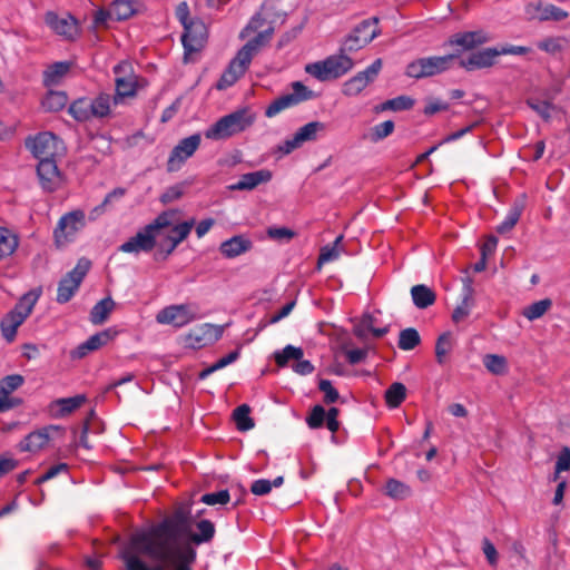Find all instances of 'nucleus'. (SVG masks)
I'll return each instance as SVG.
<instances>
[{"instance_id": "12", "label": "nucleus", "mask_w": 570, "mask_h": 570, "mask_svg": "<svg viewBox=\"0 0 570 570\" xmlns=\"http://www.w3.org/2000/svg\"><path fill=\"white\" fill-rule=\"evenodd\" d=\"M312 98H314V92L311 89L301 81H294L292 83V92L284 94L273 100L265 109V116L273 118L283 110L295 107Z\"/></svg>"}, {"instance_id": "32", "label": "nucleus", "mask_w": 570, "mask_h": 570, "mask_svg": "<svg viewBox=\"0 0 570 570\" xmlns=\"http://www.w3.org/2000/svg\"><path fill=\"white\" fill-rule=\"evenodd\" d=\"M18 246V235L11 229L0 226V261L11 256Z\"/></svg>"}, {"instance_id": "42", "label": "nucleus", "mask_w": 570, "mask_h": 570, "mask_svg": "<svg viewBox=\"0 0 570 570\" xmlns=\"http://www.w3.org/2000/svg\"><path fill=\"white\" fill-rule=\"evenodd\" d=\"M405 385L400 382H395L385 391L386 405L390 409H395L401 405V403L405 400Z\"/></svg>"}, {"instance_id": "11", "label": "nucleus", "mask_w": 570, "mask_h": 570, "mask_svg": "<svg viewBox=\"0 0 570 570\" xmlns=\"http://www.w3.org/2000/svg\"><path fill=\"white\" fill-rule=\"evenodd\" d=\"M86 226V214L82 209L69 212L60 217L53 230L55 242L63 246L76 238Z\"/></svg>"}, {"instance_id": "48", "label": "nucleus", "mask_w": 570, "mask_h": 570, "mask_svg": "<svg viewBox=\"0 0 570 570\" xmlns=\"http://www.w3.org/2000/svg\"><path fill=\"white\" fill-rule=\"evenodd\" d=\"M24 382V379L20 374H11L4 376L0 381V397L10 399L9 395L19 389Z\"/></svg>"}, {"instance_id": "22", "label": "nucleus", "mask_w": 570, "mask_h": 570, "mask_svg": "<svg viewBox=\"0 0 570 570\" xmlns=\"http://www.w3.org/2000/svg\"><path fill=\"white\" fill-rule=\"evenodd\" d=\"M58 425H48L29 433L21 442L20 450L37 452L45 449L56 434H62Z\"/></svg>"}, {"instance_id": "38", "label": "nucleus", "mask_w": 570, "mask_h": 570, "mask_svg": "<svg viewBox=\"0 0 570 570\" xmlns=\"http://www.w3.org/2000/svg\"><path fill=\"white\" fill-rule=\"evenodd\" d=\"M110 19L121 21L135 13L134 2L130 0H115L110 6Z\"/></svg>"}, {"instance_id": "63", "label": "nucleus", "mask_w": 570, "mask_h": 570, "mask_svg": "<svg viewBox=\"0 0 570 570\" xmlns=\"http://www.w3.org/2000/svg\"><path fill=\"white\" fill-rule=\"evenodd\" d=\"M250 491L255 495H266L272 491V482L267 479H258L252 483Z\"/></svg>"}, {"instance_id": "18", "label": "nucleus", "mask_w": 570, "mask_h": 570, "mask_svg": "<svg viewBox=\"0 0 570 570\" xmlns=\"http://www.w3.org/2000/svg\"><path fill=\"white\" fill-rule=\"evenodd\" d=\"M382 69V60L375 59L365 70L357 72L343 85V94L348 97L357 96L375 80Z\"/></svg>"}, {"instance_id": "1", "label": "nucleus", "mask_w": 570, "mask_h": 570, "mask_svg": "<svg viewBox=\"0 0 570 570\" xmlns=\"http://www.w3.org/2000/svg\"><path fill=\"white\" fill-rule=\"evenodd\" d=\"M188 531V513L183 510L149 529L136 531L120 551L126 570H193L196 550L190 544H178V539Z\"/></svg>"}, {"instance_id": "10", "label": "nucleus", "mask_w": 570, "mask_h": 570, "mask_svg": "<svg viewBox=\"0 0 570 570\" xmlns=\"http://www.w3.org/2000/svg\"><path fill=\"white\" fill-rule=\"evenodd\" d=\"M90 267L91 262L88 258L81 257L76 266L61 278L58 284L56 298L59 304H66L73 297Z\"/></svg>"}, {"instance_id": "17", "label": "nucleus", "mask_w": 570, "mask_h": 570, "mask_svg": "<svg viewBox=\"0 0 570 570\" xmlns=\"http://www.w3.org/2000/svg\"><path fill=\"white\" fill-rule=\"evenodd\" d=\"M224 333V327L210 323H204L190 330L185 336V345L193 350L202 348L217 342Z\"/></svg>"}, {"instance_id": "30", "label": "nucleus", "mask_w": 570, "mask_h": 570, "mask_svg": "<svg viewBox=\"0 0 570 570\" xmlns=\"http://www.w3.org/2000/svg\"><path fill=\"white\" fill-rule=\"evenodd\" d=\"M216 533V528L214 522L207 519H203L196 522V532L189 533L188 537L193 544L200 546L204 543H209Z\"/></svg>"}, {"instance_id": "57", "label": "nucleus", "mask_w": 570, "mask_h": 570, "mask_svg": "<svg viewBox=\"0 0 570 570\" xmlns=\"http://www.w3.org/2000/svg\"><path fill=\"white\" fill-rule=\"evenodd\" d=\"M394 130V122L392 120H386V121H383L379 125H376L373 129H372V136H371V139L372 141H380L384 138H386L387 136H390Z\"/></svg>"}, {"instance_id": "41", "label": "nucleus", "mask_w": 570, "mask_h": 570, "mask_svg": "<svg viewBox=\"0 0 570 570\" xmlns=\"http://www.w3.org/2000/svg\"><path fill=\"white\" fill-rule=\"evenodd\" d=\"M551 306L552 301L550 298H543L524 307L522 315L532 322L542 317L551 308Z\"/></svg>"}, {"instance_id": "36", "label": "nucleus", "mask_w": 570, "mask_h": 570, "mask_svg": "<svg viewBox=\"0 0 570 570\" xmlns=\"http://www.w3.org/2000/svg\"><path fill=\"white\" fill-rule=\"evenodd\" d=\"M473 299H472V287L466 284L463 288V297L461 303L454 308L452 313V321L454 323H460L464 318L470 315L472 308Z\"/></svg>"}, {"instance_id": "53", "label": "nucleus", "mask_w": 570, "mask_h": 570, "mask_svg": "<svg viewBox=\"0 0 570 570\" xmlns=\"http://www.w3.org/2000/svg\"><path fill=\"white\" fill-rule=\"evenodd\" d=\"M230 500L228 490H219L217 492L205 493L200 498V502L207 505L227 504Z\"/></svg>"}, {"instance_id": "7", "label": "nucleus", "mask_w": 570, "mask_h": 570, "mask_svg": "<svg viewBox=\"0 0 570 570\" xmlns=\"http://www.w3.org/2000/svg\"><path fill=\"white\" fill-rule=\"evenodd\" d=\"M458 53L431 56L415 59L407 63L405 73L410 78L422 79L441 75L453 67Z\"/></svg>"}, {"instance_id": "55", "label": "nucleus", "mask_w": 570, "mask_h": 570, "mask_svg": "<svg viewBox=\"0 0 570 570\" xmlns=\"http://www.w3.org/2000/svg\"><path fill=\"white\" fill-rule=\"evenodd\" d=\"M570 470V449L563 448L557 456L553 481H557L561 472Z\"/></svg>"}, {"instance_id": "61", "label": "nucleus", "mask_w": 570, "mask_h": 570, "mask_svg": "<svg viewBox=\"0 0 570 570\" xmlns=\"http://www.w3.org/2000/svg\"><path fill=\"white\" fill-rule=\"evenodd\" d=\"M68 470V465L66 463H58L56 465H52L50 466L46 473H43L42 475H40L36 481L35 483L37 485H40L51 479H53L55 476H57L59 473L61 472H66Z\"/></svg>"}, {"instance_id": "33", "label": "nucleus", "mask_w": 570, "mask_h": 570, "mask_svg": "<svg viewBox=\"0 0 570 570\" xmlns=\"http://www.w3.org/2000/svg\"><path fill=\"white\" fill-rule=\"evenodd\" d=\"M411 296L413 304L420 309L431 306L436 298L434 292L423 284L414 285L411 288Z\"/></svg>"}, {"instance_id": "29", "label": "nucleus", "mask_w": 570, "mask_h": 570, "mask_svg": "<svg viewBox=\"0 0 570 570\" xmlns=\"http://www.w3.org/2000/svg\"><path fill=\"white\" fill-rule=\"evenodd\" d=\"M524 210V196L515 199L509 208L504 219L497 226L499 234H507L513 229Z\"/></svg>"}, {"instance_id": "5", "label": "nucleus", "mask_w": 570, "mask_h": 570, "mask_svg": "<svg viewBox=\"0 0 570 570\" xmlns=\"http://www.w3.org/2000/svg\"><path fill=\"white\" fill-rule=\"evenodd\" d=\"M354 66L353 60L340 49V53L332 55L324 60L307 63L305 72L318 81H328L341 78Z\"/></svg>"}, {"instance_id": "39", "label": "nucleus", "mask_w": 570, "mask_h": 570, "mask_svg": "<svg viewBox=\"0 0 570 570\" xmlns=\"http://www.w3.org/2000/svg\"><path fill=\"white\" fill-rule=\"evenodd\" d=\"M304 352L302 347H296L288 344L283 350L275 351L274 360L277 366L285 367L287 366L288 361H299V358H302Z\"/></svg>"}, {"instance_id": "26", "label": "nucleus", "mask_w": 570, "mask_h": 570, "mask_svg": "<svg viewBox=\"0 0 570 570\" xmlns=\"http://www.w3.org/2000/svg\"><path fill=\"white\" fill-rule=\"evenodd\" d=\"M85 402L86 396L83 394L57 399L49 404V412L53 417H65L79 409Z\"/></svg>"}, {"instance_id": "15", "label": "nucleus", "mask_w": 570, "mask_h": 570, "mask_svg": "<svg viewBox=\"0 0 570 570\" xmlns=\"http://www.w3.org/2000/svg\"><path fill=\"white\" fill-rule=\"evenodd\" d=\"M200 142V134H194L179 140L168 157L167 171L174 173L179 170L185 161L196 153Z\"/></svg>"}, {"instance_id": "25", "label": "nucleus", "mask_w": 570, "mask_h": 570, "mask_svg": "<svg viewBox=\"0 0 570 570\" xmlns=\"http://www.w3.org/2000/svg\"><path fill=\"white\" fill-rule=\"evenodd\" d=\"M272 178L273 174L269 169H259L242 175L238 181L229 185L227 188L232 191H250L262 184L269 183Z\"/></svg>"}, {"instance_id": "27", "label": "nucleus", "mask_w": 570, "mask_h": 570, "mask_svg": "<svg viewBox=\"0 0 570 570\" xmlns=\"http://www.w3.org/2000/svg\"><path fill=\"white\" fill-rule=\"evenodd\" d=\"M489 40L487 33L482 30L458 32L449 39L450 46H459L463 50H472L475 47L485 43Z\"/></svg>"}, {"instance_id": "13", "label": "nucleus", "mask_w": 570, "mask_h": 570, "mask_svg": "<svg viewBox=\"0 0 570 570\" xmlns=\"http://www.w3.org/2000/svg\"><path fill=\"white\" fill-rule=\"evenodd\" d=\"M379 19L376 17L363 20L353 31L345 38L342 45V51H357L368 45L380 35L377 27Z\"/></svg>"}, {"instance_id": "34", "label": "nucleus", "mask_w": 570, "mask_h": 570, "mask_svg": "<svg viewBox=\"0 0 570 570\" xmlns=\"http://www.w3.org/2000/svg\"><path fill=\"white\" fill-rule=\"evenodd\" d=\"M71 117L77 121H89L91 117L90 98L81 97L72 101L68 108Z\"/></svg>"}, {"instance_id": "4", "label": "nucleus", "mask_w": 570, "mask_h": 570, "mask_svg": "<svg viewBox=\"0 0 570 570\" xmlns=\"http://www.w3.org/2000/svg\"><path fill=\"white\" fill-rule=\"evenodd\" d=\"M171 216L170 212H163L151 223L141 227L132 237L122 243L119 250L135 255L141 252H151L156 247L158 230L171 226Z\"/></svg>"}, {"instance_id": "28", "label": "nucleus", "mask_w": 570, "mask_h": 570, "mask_svg": "<svg viewBox=\"0 0 570 570\" xmlns=\"http://www.w3.org/2000/svg\"><path fill=\"white\" fill-rule=\"evenodd\" d=\"M253 246V243L249 238L243 235H236L230 237L229 239L224 240L219 250L222 255L226 258H235L246 252H248Z\"/></svg>"}, {"instance_id": "20", "label": "nucleus", "mask_w": 570, "mask_h": 570, "mask_svg": "<svg viewBox=\"0 0 570 570\" xmlns=\"http://www.w3.org/2000/svg\"><path fill=\"white\" fill-rule=\"evenodd\" d=\"M59 142V139L52 132L43 131L35 137H29L26 140V147L40 160L53 158L58 151Z\"/></svg>"}, {"instance_id": "19", "label": "nucleus", "mask_w": 570, "mask_h": 570, "mask_svg": "<svg viewBox=\"0 0 570 570\" xmlns=\"http://www.w3.org/2000/svg\"><path fill=\"white\" fill-rule=\"evenodd\" d=\"M185 31L181 36V42L184 46L185 61H188V57L200 51L207 39V29L202 21H190L189 24L184 27Z\"/></svg>"}, {"instance_id": "6", "label": "nucleus", "mask_w": 570, "mask_h": 570, "mask_svg": "<svg viewBox=\"0 0 570 570\" xmlns=\"http://www.w3.org/2000/svg\"><path fill=\"white\" fill-rule=\"evenodd\" d=\"M38 298L39 294L32 291L23 294L14 307L2 317L0 330L7 342L11 343L16 338L19 326L31 314Z\"/></svg>"}, {"instance_id": "21", "label": "nucleus", "mask_w": 570, "mask_h": 570, "mask_svg": "<svg viewBox=\"0 0 570 570\" xmlns=\"http://www.w3.org/2000/svg\"><path fill=\"white\" fill-rule=\"evenodd\" d=\"M45 22L55 33L66 40H75L79 35L78 22L71 14L60 17L53 11H48Z\"/></svg>"}, {"instance_id": "52", "label": "nucleus", "mask_w": 570, "mask_h": 570, "mask_svg": "<svg viewBox=\"0 0 570 570\" xmlns=\"http://www.w3.org/2000/svg\"><path fill=\"white\" fill-rule=\"evenodd\" d=\"M342 238L343 236L340 235L338 237H336L332 246H325L321 249V254L317 259L318 265H323L338 258L340 250L337 249V245L340 244Z\"/></svg>"}, {"instance_id": "49", "label": "nucleus", "mask_w": 570, "mask_h": 570, "mask_svg": "<svg viewBox=\"0 0 570 570\" xmlns=\"http://www.w3.org/2000/svg\"><path fill=\"white\" fill-rule=\"evenodd\" d=\"M483 364L492 374L500 375L507 372V360L502 355L487 354Z\"/></svg>"}, {"instance_id": "59", "label": "nucleus", "mask_w": 570, "mask_h": 570, "mask_svg": "<svg viewBox=\"0 0 570 570\" xmlns=\"http://www.w3.org/2000/svg\"><path fill=\"white\" fill-rule=\"evenodd\" d=\"M482 551L489 564L492 567H497L499 561V554L494 544L488 538H483L482 540Z\"/></svg>"}, {"instance_id": "51", "label": "nucleus", "mask_w": 570, "mask_h": 570, "mask_svg": "<svg viewBox=\"0 0 570 570\" xmlns=\"http://www.w3.org/2000/svg\"><path fill=\"white\" fill-rule=\"evenodd\" d=\"M117 335V331L114 328H107L99 333H96L91 335L88 338V342L90 343L94 351L99 350L100 347L107 345L110 341H112Z\"/></svg>"}, {"instance_id": "43", "label": "nucleus", "mask_w": 570, "mask_h": 570, "mask_svg": "<svg viewBox=\"0 0 570 570\" xmlns=\"http://www.w3.org/2000/svg\"><path fill=\"white\" fill-rule=\"evenodd\" d=\"M250 407L247 404L237 406L233 412V419L239 431H249L254 428L255 423L249 416Z\"/></svg>"}, {"instance_id": "8", "label": "nucleus", "mask_w": 570, "mask_h": 570, "mask_svg": "<svg viewBox=\"0 0 570 570\" xmlns=\"http://www.w3.org/2000/svg\"><path fill=\"white\" fill-rule=\"evenodd\" d=\"M194 225L195 220L190 219L168 228H160L156 239V257L161 256L163 259H166L171 255L176 247L188 237Z\"/></svg>"}, {"instance_id": "45", "label": "nucleus", "mask_w": 570, "mask_h": 570, "mask_svg": "<svg viewBox=\"0 0 570 570\" xmlns=\"http://www.w3.org/2000/svg\"><path fill=\"white\" fill-rule=\"evenodd\" d=\"M68 102V97L62 91H50L43 99H42V107L47 111H59L65 108V106Z\"/></svg>"}, {"instance_id": "50", "label": "nucleus", "mask_w": 570, "mask_h": 570, "mask_svg": "<svg viewBox=\"0 0 570 570\" xmlns=\"http://www.w3.org/2000/svg\"><path fill=\"white\" fill-rule=\"evenodd\" d=\"M414 106V99L409 96H399L392 99L384 101L381 105V110H393V111H402L409 110Z\"/></svg>"}, {"instance_id": "16", "label": "nucleus", "mask_w": 570, "mask_h": 570, "mask_svg": "<svg viewBox=\"0 0 570 570\" xmlns=\"http://www.w3.org/2000/svg\"><path fill=\"white\" fill-rule=\"evenodd\" d=\"M130 66L126 62L118 63L114 67L115 79V95L112 96L114 106L122 104L125 98H132L137 94L138 85L137 77L130 72L129 75H122L126 68Z\"/></svg>"}, {"instance_id": "14", "label": "nucleus", "mask_w": 570, "mask_h": 570, "mask_svg": "<svg viewBox=\"0 0 570 570\" xmlns=\"http://www.w3.org/2000/svg\"><path fill=\"white\" fill-rule=\"evenodd\" d=\"M326 130V125L321 121H311L297 129L292 138L284 140L278 147V151L288 155L295 149L302 147L305 142L315 141L320 132Z\"/></svg>"}, {"instance_id": "46", "label": "nucleus", "mask_w": 570, "mask_h": 570, "mask_svg": "<svg viewBox=\"0 0 570 570\" xmlns=\"http://www.w3.org/2000/svg\"><path fill=\"white\" fill-rule=\"evenodd\" d=\"M420 343L421 337L415 328L409 327L400 332L397 345L401 350L411 351L415 348Z\"/></svg>"}, {"instance_id": "54", "label": "nucleus", "mask_w": 570, "mask_h": 570, "mask_svg": "<svg viewBox=\"0 0 570 570\" xmlns=\"http://www.w3.org/2000/svg\"><path fill=\"white\" fill-rule=\"evenodd\" d=\"M325 421V409L322 405H315L312 407L308 416L306 417V424L309 429H320L323 426Z\"/></svg>"}, {"instance_id": "24", "label": "nucleus", "mask_w": 570, "mask_h": 570, "mask_svg": "<svg viewBox=\"0 0 570 570\" xmlns=\"http://www.w3.org/2000/svg\"><path fill=\"white\" fill-rule=\"evenodd\" d=\"M499 56L497 48H487L471 53L469 57L460 59L459 65L466 71L489 68L494 65L495 58Z\"/></svg>"}, {"instance_id": "60", "label": "nucleus", "mask_w": 570, "mask_h": 570, "mask_svg": "<svg viewBox=\"0 0 570 570\" xmlns=\"http://www.w3.org/2000/svg\"><path fill=\"white\" fill-rule=\"evenodd\" d=\"M267 235L269 238L275 240H291L294 238L295 233L287 227H269L267 229Z\"/></svg>"}, {"instance_id": "44", "label": "nucleus", "mask_w": 570, "mask_h": 570, "mask_svg": "<svg viewBox=\"0 0 570 570\" xmlns=\"http://www.w3.org/2000/svg\"><path fill=\"white\" fill-rule=\"evenodd\" d=\"M70 67L71 63L67 61L55 62L45 71V82L47 85L58 83L68 73Z\"/></svg>"}, {"instance_id": "62", "label": "nucleus", "mask_w": 570, "mask_h": 570, "mask_svg": "<svg viewBox=\"0 0 570 570\" xmlns=\"http://www.w3.org/2000/svg\"><path fill=\"white\" fill-rule=\"evenodd\" d=\"M184 194V186L181 184H177L168 187L160 197V200L164 204H168L179 199Z\"/></svg>"}, {"instance_id": "35", "label": "nucleus", "mask_w": 570, "mask_h": 570, "mask_svg": "<svg viewBox=\"0 0 570 570\" xmlns=\"http://www.w3.org/2000/svg\"><path fill=\"white\" fill-rule=\"evenodd\" d=\"M115 307V302L111 297L100 299L90 311V322L92 324H102Z\"/></svg>"}, {"instance_id": "9", "label": "nucleus", "mask_w": 570, "mask_h": 570, "mask_svg": "<svg viewBox=\"0 0 570 570\" xmlns=\"http://www.w3.org/2000/svg\"><path fill=\"white\" fill-rule=\"evenodd\" d=\"M200 318L202 315L196 303L173 304L161 308L156 315L158 324L171 325L176 328L184 327Z\"/></svg>"}, {"instance_id": "58", "label": "nucleus", "mask_w": 570, "mask_h": 570, "mask_svg": "<svg viewBox=\"0 0 570 570\" xmlns=\"http://www.w3.org/2000/svg\"><path fill=\"white\" fill-rule=\"evenodd\" d=\"M318 389L324 393V402L327 404L335 403L340 397L337 390L333 386L330 380H321Z\"/></svg>"}, {"instance_id": "3", "label": "nucleus", "mask_w": 570, "mask_h": 570, "mask_svg": "<svg viewBox=\"0 0 570 570\" xmlns=\"http://www.w3.org/2000/svg\"><path fill=\"white\" fill-rule=\"evenodd\" d=\"M256 120V114L249 107L238 108L220 117L205 131V137L212 140H226L250 128Z\"/></svg>"}, {"instance_id": "37", "label": "nucleus", "mask_w": 570, "mask_h": 570, "mask_svg": "<svg viewBox=\"0 0 570 570\" xmlns=\"http://www.w3.org/2000/svg\"><path fill=\"white\" fill-rule=\"evenodd\" d=\"M538 12L537 18L540 21H562L568 18V12L554 4H538L535 7Z\"/></svg>"}, {"instance_id": "47", "label": "nucleus", "mask_w": 570, "mask_h": 570, "mask_svg": "<svg viewBox=\"0 0 570 570\" xmlns=\"http://www.w3.org/2000/svg\"><path fill=\"white\" fill-rule=\"evenodd\" d=\"M453 346V337L450 332L441 334L435 343V357L439 364L445 362V356L451 352Z\"/></svg>"}, {"instance_id": "23", "label": "nucleus", "mask_w": 570, "mask_h": 570, "mask_svg": "<svg viewBox=\"0 0 570 570\" xmlns=\"http://www.w3.org/2000/svg\"><path fill=\"white\" fill-rule=\"evenodd\" d=\"M37 175L45 191L52 193L61 185L62 176L53 158L40 159Z\"/></svg>"}, {"instance_id": "31", "label": "nucleus", "mask_w": 570, "mask_h": 570, "mask_svg": "<svg viewBox=\"0 0 570 570\" xmlns=\"http://www.w3.org/2000/svg\"><path fill=\"white\" fill-rule=\"evenodd\" d=\"M114 106L112 96L107 92H100L95 98H90V108L92 119H104L111 115Z\"/></svg>"}, {"instance_id": "40", "label": "nucleus", "mask_w": 570, "mask_h": 570, "mask_svg": "<svg viewBox=\"0 0 570 570\" xmlns=\"http://www.w3.org/2000/svg\"><path fill=\"white\" fill-rule=\"evenodd\" d=\"M385 493L393 500H405L412 494L411 488L396 479H390L385 485Z\"/></svg>"}, {"instance_id": "56", "label": "nucleus", "mask_w": 570, "mask_h": 570, "mask_svg": "<svg viewBox=\"0 0 570 570\" xmlns=\"http://www.w3.org/2000/svg\"><path fill=\"white\" fill-rule=\"evenodd\" d=\"M528 105L543 119H549L551 117V110L553 109V105L551 102L531 98L528 100Z\"/></svg>"}, {"instance_id": "64", "label": "nucleus", "mask_w": 570, "mask_h": 570, "mask_svg": "<svg viewBox=\"0 0 570 570\" xmlns=\"http://www.w3.org/2000/svg\"><path fill=\"white\" fill-rule=\"evenodd\" d=\"M346 360L351 365L358 364L366 358L367 351L365 348H354L345 352Z\"/></svg>"}, {"instance_id": "2", "label": "nucleus", "mask_w": 570, "mask_h": 570, "mask_svg": "<svg viewBox=\"0 0 570 570\" xmlns=\"http://www.w3.org/2000/svg\"><path fill=\"white\" fill-rule=\"evenodd\" d=\"M265 23V19L261 13H257L252 17L247 27L240 32L242 38H245L246 33L249 31L257 32V35L253 39L248 40L232 59L217 81L216 88L218 90H225L236 83V81L244 76L248 69L254 56L263 46L269 42L274 33V28L268 24V27L261 30Z\"/></svg>"}]
</instances>
